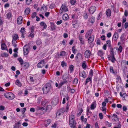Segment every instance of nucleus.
<instances>
[{
  "label": "nucleus",
  "mask_w": 128,
  "mask_h": 128,
  "mask_svg": "<svg viewBox=\"0 0 128 128\" xmlns=\"http://www.w3.org/2000/svg\"><path fill=\"white\" fill-rule=\"evenodd\" d=\"M36 114L37 115H40L44 114L45 112L44 107H41L38 106L36 108Z\"/></svg>",
  "instance_id": "obj_1"
},
{
  "label": "nucleus",
  "mask_w": 128,
  "mask_h": 128,
  "mask_svg": "<svg viewBox=\"0 0 128 128\" xmlns=\"http://www.w3.org/2000/svg\"><path fill=\"white\" fill-rule=\"evenodd\" d=\"M51 84L49 83L46 84L42 88V90L44 94H46L50 91L51 88Z\"/></svg>",
  "instance_id": "obj_2"
},
{
  "label": "nucleus",
  "mask_w": 128,
  "mask_h": 128,
  "mask_svg": "<svg viewBox=\"0 0 128 128\" xmlns=\"http://www.w3.org/2000/svg\"><path fill=\"white\" fill-rule=\"evenodd\" d=\"M68 8L66 5L64 4H63L61 7L60 11L61 12V14L63 12H66L68 10Z\"/></svg>",
  "instance_id": "obj_3"
},
{
  "label": "nucleus",
  "mask_w": 128,
  "mask_h": 128,
  "mask_svg": "<svg viewBox=\"0 0 128 128\" xmlns=\"http://www.w3.org/2000/svg\"><path fill=\"white\" fill-rule=\"evenodd\" d=\"M64 112V108H61L57 111L56 114V116H59L61 114L62 115Z\"/></svg>",
  "instance_id": "obj_4"
},
{
  "label": "nucleus",
  "mask_w": 128,
  "mask_h": 128,
  "mask_svg": "<svg viewBox=\"0 0 128 128\" xmlns=\"http://www.w3.org/2000/svg\"><path fill=\"white\" fill-rule=\"evenodd\" d=\"M44 60H42L38 63L37 67L38 68H42L44 66Z\"/></svg>",
  "instance_id": "obj_5"
},
{
  "label": "nucleus",
  "mask_w": 128,
  "mask_h": 128,
  "mask_svg": "<svg viewBox=\"0 0 128 128\" xmlns=\"http://www.w3.org/2000/svg\"><path fill=\"white\" fill-rule=\"evenodd\" d=\"M96 10V8L94 6H92L88 10L90 14H92Z\"/></svg>",
  "instance_id": "obj_6"
},
{
  "label": "nucleus",
  "mask_w": 128,
  "mask_h": 128,
  "mask_svg": "<svg viewBox=\"0 0 128 128\" xmlns=\"http://www.w3.org/2000/svg\"><path fill=\"white\" fill-rule=\"evenodd\" d=\"M69 125L72 128H76V123L74 122V121H69Z\"/></svg>",
  "instance_id": "obj_7"
},
{
  "label": "nucleus",
  "mask_w": 128,
  "mask_h": 128,
  "mask_svg": "<svg viewBox=\"0 0 128 128\" xmlns=\"http://www.w3.org/2000/svg\"><path fill=\"white\" fill-rule=\"evenodd\" d=\"M91 52L89 50H86L84 52V56L86 58H89L90 56Z\"/></svg>",
  "instance_id": "obj_8"
},
{
  "label": "nucleus",
  "mask_w": 128,
  "mask_h": 128,
  "mask_svg": "<svg viewBox=\"0 0 128 128\" xmlns=\"http://www.w3.org/2000/svg\"><path fill=\"white\" fill-rule=\"evenodd\" d=\"M112 120L113 121H117L119 120L118 118L117 115L113 114L112 117Z\"/></svg>",
  "instance_id": "obj_9"
},
{
  "label": "nucleus",
  "mask_w": 128,
  "mask_h": 128,
  "mask_svg": "<svg viewBox=\"0 0 128 128\" xmlns=\"http://www.w3.org/2000/svg\"><path fill=\"white\" fill-rule=\"evenodd\" d=\"M23 51L24 52V54L25 55H27L28 53V50L26 46H24L23 48Z\"/></svg>",
  "instance_id": "obj_10"
},
{
  "label": "nucleus",
  "mask_w": 128,
  "mask_h": 128,
  "mask_svg": "<svg viewBox=\"0 0 128 128\" xmlns=\"http://www.w3.org/2000/svg\"><path fill=\"white\" fill-rule=\"evenodd\" d=\"M25 28H21L20 32L21 33V37L23 38H24V33L26 32Z\"/></svg>",
  "instance_id": "obj_11"
},
{
  "label": "nucleus",
  "mask_w": 128,
  "mask_h": 128,
  "mask_svg": "<svg viewBox=\"0 0 128 128\" xmlns=\"http://www.w3.org/2000/svg\"><path fill=\"white\" fill-rule=\"evenodd\" d=\"M51 120L50 119L46 120L45 121V123L44 124V126L46 127L51 123Z\"/></svg>",
  "instance_id": "obj_12"
},
{
  "label": "nucleus",
  "mask_w": 128,
  "mask_h": 128,
  "mask_svg": "<svg viewBox=\"0 0 128 128\" xmlns=\"http://www.w3.org/2000/svg\"><path fill=\"white\" fill-rule=\"evenodd\" d=\"M21 124V123L20 121H18L17 122L15 123L14 125L13 128H19Z\"/></svg>",
  "instance_id": "obj_13"
},
{
  "label": "nucleus",
  "mask_w": 128,
  "mask_h": 128,
  "mask_svg": "<svg viewBox=\"0 0 128 128\" xmlns=\"http://www.w3.org/2000/svg\"><path fill=\"white\" fill-rule=\"evenodd\" d=\"M22 19L23 18L22 16H20L18 18L17 22L18 24H20L22 23Z\"/></svg>",
  "instance_id": "obj_14"
},
{
  "label": "nucleus",
  "mask_w": 128,
  "mask_h": 128,
  "mask_svg": "<svg viewBox=\"0 0 128 128\" xmlns=\"http://www.w3.org/2000/svg\"><path fill=\"white\" fill-rule=\"evenodd\" d=\"M94 36L92 35L90 36L88 39V42L89 43H91L94 40Z\"/></svg>",
  "instance_id": "obj_15"
},
{
  "label": "nucleus",
  "mask_w": 128,
  "mask_h": 128,
  "mask_svg": "<svg viewBox=\"0 0 128 128\" xmlns=\"http://www.w3.org/2000/svg\"><path fill=\"white\" fill-rule=\"evenodd\" d=\"M52 106L51 105H48L46 108H44V110L45 112H46L47 110L50 112L52 109Z\"/></svg>",
  "instance_id": "obj_16"
},
{
  "label": "nucleus",
  "mask_w": 128,
  "mask_h": 128,
  "mask_svg": "<svg viewBox=\"0 0 128 128\" xmlns=\"http://www.w3.org/2000/svg\"><path fill=\"white\" fill-rule=\"evenodd\" d=\"M111 11L110 9H108L106 11V14L108 17H109L111 16Z\"/></svg>",
  "instance_id": "obj_17"
},
{
  "label": "nucleus",
  "mask_w": 128,
  "mask_h": 128,
  "mask_svg": "<svg viewBox=\"0 0 128 128\" xmlns=\"http://www.w3.org/2000/svg\"><path fill=\"white\" fill-rule=\"evenodd\" d=\"M80 76H81L83 78H86V75L84 71H83L81 72H80L79 74Z\"/></svg>",
  "instance_id": "obj_18"
},
{
  "label": "nucleus",
  "mask_w": 128,
  "mask_h": 128,
  "mask_svg": "<svg viewBox=\"0 0 128 128\" xmlns=\"http://www.w3.org/2000/svg\"><path fill=\"white\" fill-rule=\"evenodd\" d=\"M82 57V54L81 53H78L77 54L76 57V60H78V59H81Z\"/></svg>",
  "instance_id": "obj_19"
},
{
  "label": "nucleus",
  "mask_w": 128,
  "mask_h": 128,
  "mask_svg": "<svg viewBox=\"0 0 128 128\" xmlns=\"http://www.w3.org/2000/svg\"><path fill=\"white\" fill-rule=\"evenodd\" d=\"M12 41H16V40L18 38V36L17 34H14L12 36Z\"/></svg>",
  "instance_id": "obj_20"
},
{
  "label": "nucleus",
  "mask_w": 128,
  "mask_h": 128,
  "mask_svg": "<svg viewBox=\"0 0 128 128\" xmlns=\"http://www.w3.org/2000/svg\"><path fill=\"white\" fill-rule=\"evenodd\" d=\"M74 116L73 114H70L69 116V121H74Z\"/></svg>",
  "instance_id": "obj_21"
},
{
  "label": "nucleus",
  "mask_w": 128,
  "mask_h": 128,
  "mask_svg": "<svg viewBox=\"0 0 128 128\" xmlns=\"http://www.w3.org/2000/svg\"><path fill=\"white\" fill-rule=\"evenodd\" d=\"M119 36L118 33V32H115L113 36V38H114L115 40H116Z\"/></svg>",
  "instance_id": "obj_22"
},
{
  "label": "nucleus",
  "mask_w": 128,
  "mask_h": 128,
  "mask_svg": "<svg viewBox=\"0 0 128 128\" xmlns=\"http://www.w3.org/2000/svg\"><path fill=\"white\" fill-rule=\"evenodd\" d=\"M96 107V102H94L91 105L90 108L91 110L94 109Z\"/></svg>",
  "instance_id": "obj_23"
},
{
  "label": "nucleus",
  "mask_w": 128,
  "mask_h": 128,
  "mask_svg": "<svg viewBox=\"0 0 128 128\" xmlns=\"http://www.w3.org/2000/svg\"><path fill=\"white\" fill-rule=\"evenodd\" d=\"M62 18L63 20H66L68 18V14H64L62 16Z\"/></svg>",
  "instance_id": "obj_24"
},
{
  "label": "nucleus",
  "mask_w": 128,
  "mask_h": 128,
  "mask_svg": "<svg viewBox=\"0 0 128 128\" xmlns=\"http://www.w3.org/2000/svg\"><path fill=\"white\" fill-rule=\"evenodd\" d=\"M4 96H13L14 95V94L11 92H6L4 93Z\"/></svg>",
  "instance_id": "obj_25"
},
{
  "label": "nucleus",
  "mask_w": 128,
  "mask_h": 128,
  "mask_svg": "<svg viewBox=\"0 0 128 128\" xmlns=\"http://www.w3.org/2000/svg\"><path fill=\"white\" fill-rule=\"evenodd\" d=\"M51 24V28L52 30H55L56 28L55 25L53 22H50Z\"/></svg>",
  "instance_id": "obj_26"
},
{
  "label": "nucleus",
  "mask_w": 128,
  "mask_h": 128,
  "mask_svg": "<svg viewBox=\"0 0 128 128\" xmlns=\"http://www.w3.org/2000/svg\"><path fill=\"white\" fill-rule=\"evenodd\" d=\"M92 78L90 76L88 77V78L86 79L85 85H86L88 82L92 81Z\"/></svg>",
  "instance_id": "obj_27"
},
{
  "label": "nucleus",
  "mask_w": 128,
  "mask_h": 128,
  "mask_svg": "<svg viewBox=\"0 0 128 128\" xmlns=\"http://www.w3.org/2000/svg\"><path fill=\"white\" fill-rule=\"evenodd\" d=\"M40 24L42 26H44V28L46 29L47 27L46 24L44 22H40Z\"/></svg>",
  "instance_id": "obj_28"
},
{
  "label": "nucleus",
  "mask_w": 128,
  "mask_h": 128,
  "mask_svg": "<svg viewBox=\"0 0 128 128\" xmlns=\"http://www.w3.org/2000/svg\"><path fill=\"white\" fill-rule=\"evenodd\" d=\"M16 84L18 86H19L20 87L22 86V84L20 82L19 80H17L16 82Z\"/></svg>",
  "instance_id": "obj_29"
},
{
  "label": "nucleus",
  "mask_w": 128,
  "mask_h": 128,
  "mask_svg": "<svg viewBox=\"0 0 128 128\" xmlns=\"http://www.w3.org/2000/svg\"><path fill=\"white\" fill-rule=\"evenodd\" d=\"M6 48V46L4 43H2L1 45V48L2 50H5Z\"/></svg>",
  "instance_id": "obj_30"
},
{
  "label": "nucleus",
  "mask_w": 128,
  "mask_h": 128,
  "mask_svg": "<svg viewBox=\"0 0 128 128\" xmlns=\"http://www.w3.org/2000/svg\"><path fill=\"white\" fill-rule=\"evenodd\" d=\"M106 44L108 45V46L110 48H111L112 45L111 44L110 41V40H108L106 42Z\"/></svg>",
  "instance_id": "obj_31"
},
{
  "label": "nucleus",
  "mask_w": 128,
  "mask_h": 128,
  "mask_svg": "<svg viewBox=\"0 0 128 128\" xmlns=\"http://www.w3.org/2000/svg\"><path fill=\"white\" fill-rule=\"evenodd\" d=\"M47 102V101L45 99H43L42 100L41 102V104L42 105H45Z\"/></svg>",
  "instance_id": "obj_32"
},
{
  "label": "nucleus",
  "mask_w": 128,
  "mask_h": 128,
  "mask_svg": "<svg viewBox=\"0 0 128 128\" xmlns=\"http://www.w3.org/2000/svg\"><path fill=\"white\" fill-rule=\"evenodd\" d=\"M79 40L80 41V43L82 44H84V41L83 40V39L82 37V36H80L79 37Z\"/></svg>",
  "instance_id": "obj_33"
},
{
  "label": "nucleus",
  "mask_w": 128,
  "mask_h": 128,
  "mask_svg": "<svg viewBox=\"0 0 128 128\" xmlns=\"http://www.w3.org/2000/svg\"><path fill=\"white\" fill-rule=\"evenodd\" d=\"M68 83V81L67 80H64L63 81L61 82L59 84V86H62L64 84H66Z\"/></svg>",
  "instance_id": "obj_34"
},
{
  "label": "nucleus",
  "mask_w": 128,
  "mask_h": 128,
  "mask_svg": "<svg viewBox=\"0 0 128 128\" xmlns=\"http://www.w3.org/2000/svg\"><path fill=\"white\" fill-rule=\"evenodd\" d=\"M12 16V14L11 12L8 13L7 14V18L8 19H10Z\"/></svg>",
  "instance_id": "obj_35"
},
{
  "label": "nucleus",
  "mask_w": 128,
  "mask_h": 128,
  "mask_svg": "<svg viewBox=\"0 0 128 128\" xmlns=\"http://www.w3.org/2000/svg\"><path fill=\"white\" fill-rule=\"evenodd\" d=\"M95 18L93 17H91L90 19V21L92 23H93L94 22Z\"/></svg>",
  "instance_id": "obj_36"
},
{
  "label": "nucleus",
  "mask_w": 128,
  "mask_h": 128,
  "mask_svg": "<svg viewBox=\"0 0 128 128\" xmlns=\"http://www.w3.org/2000/svg\"><path fill=\"white\" fill-rule=\"evenodd\" d=\"M68 78V76L67 74H64L63 77L62 78L64 80H66Z\"/></svg>",
  "instance_id": "obj_37"
},
{
  "label": "nucleus",
  "mask_w": 128,
  "mask_h": 128,
  "mask_svg": "<svg viewBox=\"0 0 128 128\" xmlns=\"http://www.w3.org/2000/svg\"><path fill=\"white\" fill-rule=\"evenodd\" d=\"M40 9L42 11L44 10V12H46V7L45 6H44L41 8Z\"/></svg>",
  "instance_id": "obj_38"
},
{
  "label": "nucleus",
  "mask_w": 128,
  "mask_h": 128,
  "mask_svg": "<svg viewBox=\"0 0 128 128\" xmlns=\"http://www.w3.org/2000/svg\"><path fill=\"white\" fill-rule=\"evenodd\" d=\"M28 37H31L32 38L34 37V31H31L30 34L28 35Z\"/></svg>",
  "instance_id": "obj_39"
},
{
  "label": "nucleus",
  "mask_w": 128,
  "mask_h": 128,
  "mask_svg": "<svg viewBox=\"0 0 128 128\" xmlns=\"http://www.w3.org/2000/svg\"><path fill=\"white\" fill-rule=\"evenodd\" d=\"M36 43L37 45H40L42 43L41 40L40 39H38L36 41Z\"/></svg>",
  "instance_id": "obj_40"
},
{
  "label": "nucleus",
  "mask_w": 128,
  "mask_h": 128,
  "mask_svg": "<svg viewBox=\"0 0 128 128\" xmlns=\"http://www.w3.org/2000/svg\"><path fill=\"white\" fill-rule=\"evenodd\" d=\"M86 62V61H84L83 62L82 65V66L83 68L84 69H86V64L85 62Z\"/></svg>",
  "instance_id": "obj_41"
},
{
  "label": "nucleus",
  "mask_w": 128,
  "mask_h": 128,
  "mask_svg": "<svg viewBox=\"0 0 128 128\" xmlns=\"http://www.w3.org/2000/svg\"><path fill=\"white\" fill-rule=\"evenodd\" d=\"M105 124L106 125L108 126V127H110L112 126V124L109 122L108 121H106L105 122Z\"/></svg>",
  "instance_id": "obj_42"
},
{
  "label": "nucleus",
  "mask_w": 128,
  "mask_h": 128,
  "mask_svg": "<svg viewBox=\"0 0 128 128\" xmlns=\"http://www.w3.org/2000/svg\"><path fill=\"white\" fill-rule=\"evenodd\" d=\"M18 60L19 61L21 65H22L24 64V61L22 58H19L18 59Z\"/></svg>",
  "instance_id": "obj_43"
},
{
  "label": "nucleus",
  "mask_w": 128,
  "mask_h": 128,
  "mask_svg": "<svg viewBox=\"0 0 128 128\" xmlns=\"http://www.w3.org/2000/svg\"><path fill=\"white\" fill-rule=\"evenodd\" d=\"M93 74V70L91 69L90 70L89 76L92 77Z\"/></svg>",
  "instance_id": "obj_44"
},
{
  "label": "nucleus",
  "mask_w": 128,
  "mask_h": 128,
  "mask_svg": "<svg viewBox=\"0 0 128 128\" xmlns=\"http://www.w3.org/2000/svg\"><path fill=\"white\" fill-rule=\"evenodd\" d=\"M103 53L101 50H99L98 52V55L100 56H102L103 54Z\"/></svg>",
  "instance_id": "obj_45"
},
{
  "label": "nucleus",
  "mask_w": 128,
  "mask_h": 128,
  "mask_svg": "<svg viewBox=\"0 0 128 128\" xmlns=\"http://www.w3.org/2000/svg\"><path fill=\"white\" fill-rule=\"evenodd\" d=\"M30 11V9L29 8H27L26 9L24 12L26 14H28L29 13Z\"/></svg>",
  "instance_id": "obj_46"
},
{
  "label": "nucleus",
  "mask_w": 128,
  "mask_h": 128,
  "mask_svg": "<svg viewBox=\"0 0 128 128\" xmlns=\"http://www.w3.org/2000/svg\"><path fill=\"white\" fill-rule=\"evenodd\" d=\"M32 0H26V2L28 5H30L32 2Z\"/></svg>",
  "instance_id": "obj_47"
},
{
  "label": "nucleus",
  "mask_w": 128,
  "mask_h": 128,
  "mask_svg": "<svg viewBox=\"0 0 128 128\" xmlns=\"http://www.w3.org/2000/svg\"><path fill=\"white\" fill-rule=\"evenodd\" d=\"M61 65L62 67H64V66H66V62L64 61H63L61 62Z\"/></svg>",
  "instance_id": "obj_48"
},
{
  "label": "nucleus",
  "mask_w": 128,
  "mask_h": 128,
  "mask_svg": "<svg viewBox=\"0 0 128 128\" xmlns=\"http://www.w3.org/2000/svg\"><path fill=\"white\" fill-rule=\"evenodd\" d=\"M29 66V64L28 62H25L24 64V66L26 68L28 67Z\"/></svg>",
  "instance_id": "obj_49"
},
{
  "label": "nucleus",
  "mask_w": 128,
  "mask_h": 128,
  "mask_svg": "<svg viewBox=\"0 0 128 128\" xmlns=\"http://www.w3.org/2000/svg\"><path fill=\"white\" fill-rule=\"evenodd\" d=\"M78 79L76 78H75L73 81V83L74 84H76L78 83Z\"/></svg>",
  "instance_id": "obj_50"
},
{
  "label": "nucleus",
  "mask_w": 128,
  "mask_h": 128,
  "mask_svg": "<svg viewBox=\"0 0 128 128\" xmlns=\"http://www.w3.org/2000/svg\"><path fill=\"white\" fill-rule=\"evenodd\" d=\"M26 110V108H22L21 110V113L22 114H24Z\"/></svg>",
  "instance_id": "obj_51"
},
{
  "label": "nucleus",
  "mask_w": 128,
  "mask_h": 128,
  "mask_svg": "<svg viewBox=\"0 0 128 128\" xmlns=\"http://www.w3.org/2000/svg\"><path fill=\"white\" fill-rule=\"evenodd\" d=\"M83 112V110L82 108H81L80 109V111L77 114V115L78 116H79L81 114V113L82 112Z\"/></svg>",
  "instance_id": "obj_52"
},
{
  "label": "nucleus",
  "mask_w": 128,
  "mask_h": 128,
  "mask_svg": "<svg viewBox=\"0 0 128 128\" xmlns=\"http://www.w3.org/2000/svg\"><path fill=\"white\" fill-rule=\"evenodd\" d=\"M16 42H17L16 41H12V46H14V48L16 47L17 46V44L16 43Z\"/></svg>",
  "instance_id": "obj_53"
},
{
  "label": "nucleus",
  "mask_w": 128,
  "mask_h": 128,
  "mask_svg": "<svg viewBox=\"0 0 128 128\" xmlns=\"http://www.w3.org/2000/svg\"><path fill=\"white\" fill-rule=\"evenodd\" d=\"M69 102H67L66 103V112H67L68 110L69 109Z\"/></svg>",
  "instance_id": "obj_54"
},
{
  "label": "nucleus",
  "mask_w": 128,
  "mask_h": 128,
  "mask_svg": "<svg viewBox=\"0 0 128 128\" xmlns=\"http://www.w3.org/2000/svg\"><path fill=\"white\" fill-rule=\"evenodd\" d=\"M66 54V52L64 51H62L60 54V55L61 56H64Z\"/></svg>",
  "instance_id": "obj_55"
},
{
  "label": "nucleus",
  "mask_w": 128,
  "mask_h": 128,
  "mask_svg": "<svg viewBox=\"0 0 128 128\" xmlns=\"http://www.w3.org/2000/svg\"><path fill=\"white\" fill-rule=\"evenodd\" d=\"M75 47L74 46H73L72 48V50L74 54H76V50L75 49Z\"/></svg>",
  "instance_id": "obj_56"
},
{
  "label": "nucleus",
  "mask_w": 128,
  "mask_h": 128,
  "mask_svg": "<svg viewBox=\"0 0 128 128\" xmlns=\"http://www.w3.org/2000/svg\"><path fill=\"white\" fill-rule=\"evenodd\" d=\"M8 100H12L14 98V96H5Z\"/></svg>",
  "instance_id": "obj_57"
},
{
  "label": "nucleus",
  "mask_w": 128,
  "mask_h": 128,
  "mask_svg": "<svg viewBox=\"0 0 128 128\" xmlns=\"http://www.w3.org/2000/svg\"><path fill=\"white\" fill-rule=\"evenodd\" d=\"M112 58L111 61L112 62H114L116 60L114 56H113L111 57Z\"/></svg>",
  "instance_id": "obj_58"
},
{
  "label": "nucleus",
  "mask_w": 128,
  "mask_h": 128,
  "mask_svg": "<svg viewBox=\"0 0 128 128\" xmlns=\"http://www.w3.org/2000/svg\"><path fill=\"white\" fill-rule=\"evenodd\" d=\"M110 72H111L112 73H114L113 68L112 67L110 66Z\"/></svg>",
  "instance_id": "obj_59"
},
{
  "label": "nucleus",
  "mask_w": 128,
  "mask_h": 128,
  "mask_svg": "<svg viewBox=\"0 0 128 128\" xmlns=\"http://www.w3.org/2000/svg\"><path fill=\"white\" fill-rule=\"evenodd\" d=\"M120 39L121 41H123L124 40V34H123L120 37Z\"/></svg>",
  "instance_id": "obj_60"
},
{
  "label": "nucleus",
  "mask_w": 128,
  "mask_h": 128,
  "mask_svg": "<svg viewBox=\"0 0 128 128\" xmlns=\"http://www.w3.org/2000/svg\"><path fill=\"white\" fill-rule=\"evenodd\" d=\"M99 116L100 119H103V116L102 113H100L99 114Z\"/></svg>",
  "instance_id": "obj_61"
},
{
  "label": "nucleus",
  "mask_w": 128,
  "mask_h": 128,
  "mask_svg": "<svg viewBox=\"0 0 128 128\" xmlns=\"http://www.w3.org/2000/svg\"><path fill=\"white\" fill-rule=\"evenodd\" d=\"M74 67V66L73 65H71L69 68V69L71 71H72L73 70Z\"/></svg>",
  "instance_id": "obj_62"
},
{
  "label": "nucleus",
  "mask_w": 128,
  "mask_h": 128,
  "mask_svg": "<svg viewBox=\"0 0 128 128\" xmlns=\"http://www.w3.org/2000/svg\"><path fill=\"white\" fill-rule=\"evenodd\" d=\"M83 17L84 19H86L88 18V15L86 13H85L84 14Z\"/></svg>",
  "instance_id": "obj_63"
},
{
  "label": "nucleus",
  "mask_w": 128,
  "mask_h": 128,
  "mask_svg": "<svg viewBox=\"0 0 128 128\" xmlns=\"http://www.w3.org/2000/svg\"><path fill=\"white\" fill-rule=\"evenodd\" d=\"M36 15V12H34L32 14V18H35V17Z\"/></svg>",
  "instance_id": "obj_64"
}]
</instances>
